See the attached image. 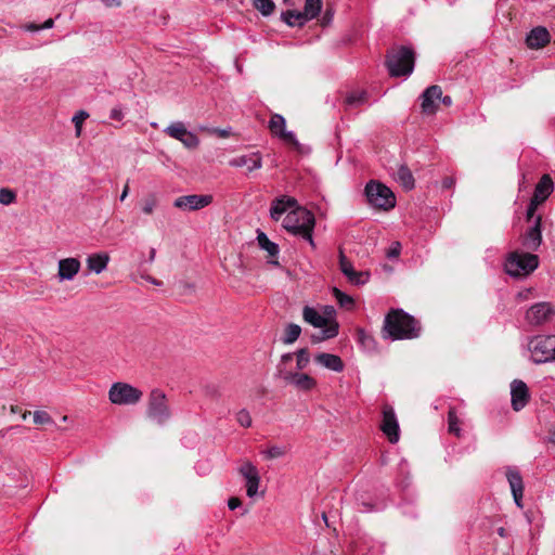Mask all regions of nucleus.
Returning a JSON list of instances; mask_svg holds the SVG:
<instances>
[{
	"mask_svg": "<svg viewBox=\"0 0 555 555\" xmlns=\"http://www.w3.org/2000/svg\"><path fill=\"white\" fill-rule=\"evenodd\" d=\"M384 332L392 339H411L418 336L417 321L401 309H392L386 315Z\"/></svg>",
	"mask_w": 555,
	"mask_h": 555,
	"instance_id": "obj_1",
	"label": "nucleus"
},
{
	"mask_svg": "<svg viewBox=\"0 0 555 555\" xmlns=\"http://www.w3.org/2000/svg\"><path fill=\"white\" fill-rule=\"evenodd\" d=\"M314 225V215L310 210L297 206L289 211L283 220L285 230L295 235H300L312 247L315 246L312 237Z\"/></svg>",
	"mask_w": 555,
	"mask_h": 555,
	"instance_id": "obj_2",
	"label": "nucleus"
},
{
	"mask_svg": "<svg viewBox=\"0 0 555 555\" xmlns=\"http://www.w3.org/2000/svg\"><path fill=\"white\" fill-rule=\"evenodd\" d=\"M414 51L408 47L392 48L387 54L386 65L390 76H410L414 69Z\"/></svg>",
	"mask_w": 555,
	"mask_h": 555,
	"instance_id": "obj_3",
	"label": "nucleus"
},
{
	"mask_svg": "<svg viewBox=\"0 0 555 555\" xmlns=\"http://www.w3.org/2000/svg\"><path fill=\"white\" fill-rule=\"evenodd\" d=\"M538 256L514 251L505 262V270L512 276H526L538 268Z\"/></svg>",
	"mask_w": 555,
	"mask_h": 555,
	"instance_id": "obj_4",
	"label": "nucleus"
},
{
	"mask_svg": "<svg viewBox=\"0 0 555 555\" xmlns=\"http://www.w3.org/2000/svg\"><path fill=\"white\" fill-rule=\"evenodd\" d=\"M365 195L369 203L379 209L388 210L396 205L392 191L380 182L370 181L365 186Z\"/></svg>",
	"mask_w": 555,
	"mask_h": 555,
	"instance_id": "obj_5",
	"label": "nucleus"
},
{
	"mask_svg": "<svg viewBox=\"0 0 555 555\" xmlns=\"http://www.w3.org/2000/svg\"><path fill=\"white\" fill-rule=\"evenodd\" d=\"M146 415L159 425L165 424L170 418V409L163 390L155 388L150 392Z\"/></svg>",
	"mask_w": 555,
	"mask_h": 555,
	"instance_id": "obj_6",
	"label": "nucleus"
},
{
	"mask_svg": "<svg viewBox=\"0 0 555 555\" xmlns=\"http://www.w3.org/2000/svg\"><path fill=\"white\" fill-rule=\"evenodd\" d=\"M143 392L128 383H114L108 390V399L113 404L132 405L141 401Z\"/></svg>",
	"mask_w": 555,
	"mask_h": 555,
	"instance_id": "obj_7",
	"label": "nucleus"
},
{
	"mask_svg": "<svg viewBox=\"0 0 555 555\" xmlns=\"http://www.w3.org/2000/svg\"><path fill=\"white\" fill-rule=\"evenodd\" d=\"M529 350L535 363L555 361V336H538L531 339Z\"/></svg>",
	"mask_w": 555,
	"mask_h": 555,
	"instance_id": "obj_8",
	"label": "nucleus"
},
{
	"mask_svg": "<svg viewBox=\"0 0 555 555\" xmlns=\"http://www.w3.org/2000/svg\"><path fill=\"white\" fill-rule=\"evenodd\" d=\"M286 120L280 114H273L269 121V129L271 133L282 140L284 143L293 146L296 151L302 152V145L296 139L292 131L285 129Z\"/></svg>",
	"mask_w": 555,
	"mask_h": 555,
	"instance_id": "obj_9",
	"label": "nucleus"
},
{
	"mask_svg": "<svg viewBox=\"0 0 555 555\" xmlns=\"http://www.w3.org/2000/svg\"><path fill=\"white\" fill-rule=\"evenodd\" d=\"M164 132L168 137L181 142L183 146L189 150H194L199 145L198 137L192 131H189L182 121L171 122L164 129Z\"/></svg>",
	"mask_w": 555,
	"mask_h": 555,
	"instance_id": "obj_10",
	"label": "nucleus"
},
{
	"mask_svg": "<svg viewBox=\"0 0 555 555\" xmlns=\"http://www.w3.org/2000/svg\"><path fill=\"white\" fill-rule=\"evenodd\" d=\"M212 201L214 196L210 194H190L177 197L173 206L183 211H195L209 206Z\"/></svg>",
	"mask_w": 555,
	"mask_h": 555,
	"instance_id": "obj_11",
	"label": "nucleus"
},
{
	"mask_svg": "<svg viewBox=\"0 0 555 555\" xmlns=\"http://www.w3.org/2000/svg\"><path fill=\"white\" fill-rule=\"evenodd\" d=\"M238 473L246 481V494L248 498H254L259 488L260 475L257 467L249 461L244 462L238 468Z\"/></svg>",
	"mask_w": 555,
	"mask_h": 555,
	"instance_id": "obj_12",
	"label": "nucleus"
},
{
	"mask_svg": "<svg viewBox=\"0 0 555 555\" xmlns=\"http://www.w3.org/2000/svg\"><path fill=\"white\" fill-rule=\"evenodd\" d=\"M382 431L387 436L389 442L396 443L399 440V424L391 406L383 410Z\"/></svg>",
	"mask_w": 555,
	"mask_h": 555,
	"instance_id": "obj_13",
	"label": "nucleus"
},
{
	"mask_svg": "<svg viewBox=\"0 0 555 555\" xmlns=\"http://www.w3.org/2000/svg\"><path fill=\"white\" fill-rule=\"evenodd\" d=\"M339 269L353 285H363L369 281L370 274L364 271H356L343 250H339Z\"/></svg>",
	"mask_w": 555,
	"mask_h": 555,
	"instance_id": "obj_14",
	"label": "nucleus"
},
{
	"mask_svg": "<svg viewBox=\"0 0 555 555\" xmlns=\"http://www.w3.org/2000/svg\"><path fill=\"white\" fill-rule=\"evenodd\" d=\"M81 268L80 261L75 257H68L57 262V280L60 282L72 281Z\"/></svg>",
	"mask_w": 555,
	"mask_h": 555,
	"instance_id": "obj_15",
	"label": "nucleus"
},
{
	"mask_svg": "<svg viewBox=\"0 0 555 555\" xmlns=\"http://www.w3.org/2000/svg\"><path fill=\"white\" fill-rule=\"evenodd\" d=\"M554 314V310L547 302L533 305L526 313V319L531 324H542L547 322Z\"/></svg>",
	"mask_w": 555,
	"mask_h": 555,
	"instance_id": "obj_16",
	"label": "nucleus"
},
{
	"mask_svg": "<svg viewBox=\"0 0 555 555\" xmlns=\"http://www.w3.org/2000/svg\"><path fill=\"white\" fill-rule=\"evenodd\" d=\"M512 406L515 411H520L528 403L529 391L527 385L519 379L511 384Z\"/></svg>",
	"mask_w": 555,
	"mask_h": 555,
	"instance_id": "obj_17",
	"label": "nucleus"
},
{
	"mask_svg": "<svg viewBox=\"0 0 555 555\" xmlns=\"http://www.w3.org/2000/svg\"><path fill=\"white\" fill-rule=\"evenodd\" d=\"M506 478L516 505L522 507L524 482L520 473L514 467H508L506 469Z\"/></svg>",
	"mask_w": 555,
	"mask_h": 555,
	"instance_id": "obj_18",
	"label": "nucleus"
},
{
	"mask_svg": "<svg viewBox=\"0 0 555 555\" xmlns=\"http://www.w3.org/2000/svg\"><path fill=\"white\" fill-rule=\"evenodd\" d=\"M283 379L295 388L305 391L311 390L317 385L315 379L305 373L285 372Z\"/></svg>",
	"mask_w": 555,
	"mask_h": 555,
	"instance_id": "obj_19",
	"label": "nucleus"
},
{
	"mask_svg": "<svg viewBox=\"0 0 555 555\" xmlns=\"http://www.w3.org/2000/svg\"><path fill=\"white\" fill-rule=\"evenodd\" d=\"M442 90L439 86L428 87L422 94V111L425 114H434L437 111L436 101L440 100Z\"/></svg>",
	"mask_w": 555,
	"mask_h": 555,
	"instance_id": "obj_20",
	"label": "nucleus"
},
{
	"mask_svg": "<svg viewBox=\"0 0 555 555\" xmlns=\"http://www.w3.org/2000/svg\"><path fill=\"white\" fill-rule=\"evenodd\" d=\"M521 243L529 250H537L542 243L541 217H537L533 225L522 236Z\"/></svg>",
	"mask_w": 555,
	"mask_h": 555,
	"instance_id": "obj_21",
	"label": "nucleus"
},
{
	"mask_svg": "<svg viewBox=\"0 0 555 555\" xmlns=\"http://www.w3.org/2000/svg\"><path fill=\"white\" fill-rule=\"evenodd\" d=\"M232 167H246L248 172L260 169L262 166V157L260 153H251L248 155H241L230 160Z\"/></svg>",
	"mask_w": 555,
	"mask_h": 555,
	"instance_id": "obj_22",
	"label": "nucleus"
},
{
	"mask_svg": "<svg viewBox=\"0 0 555 555\" xmlns=\"http://www.w3.org/2000/svg\"><path fill=\"white\" fill-rule=\"evenodd\" d=\"M109 259V255L104 251L91 254L86 259L87 270L91 273L101 274L106 270Z\"/></svg>",
	"mask_w": 555,
	"mask_h": 555,
	"instance_id": "obj_23",
	"label": "nucleus"
},
{
	"mask_svg": "<svg viewBox=\"0 0 555 555\" xmlns=\"http://www.w3.org/2000/svg\"><path fill=\"white\" fill-rule=\"evenodd\" d=\"M526 42L531 49L542 48L550 42V33L545 27L538 26L528 34Z\"/></svg>",
	"mask_w": 555,
	"mask_h": 555,
	"instance_id": "obj_24",
	"label": "nucleus"
},
{
	"mask_svg": "<svg viewBox=\"0 0 555 555\" xmlns=\"http://www.w3.org/2000/svg\"><path fill=\"white\" fill-rule=\"evenodd\" d=\"M296 205L297 201L294 197L283 195L273 201L270 208V216L278 221L288 208H295Z\"/></svg>",
	"mask_w": 555,
	"mask_h": 555,
	"instance_id": "obj_25",
	"label": "nucleus"
},
{
	"mask_svg": "<svg viewBox=\"0 0 555 555\" xmlns=\"http://www.w3.org/2000/svg\"><path fill=\"white\" fill-rule=\"evenodd\" d=\"M314 361L321 366L331 370L333 372H341L345 367L343 360L340 357L333 354L321 352L315 354Z\"/></svg>",
	"mask_w": 555,
	"mask_h": 555,
	"instance_id": "obj_26",
	"label": "nucleus"
},
{
	"mask_svg": "<svg viewBox=\"0 0 555 555\" xmlns=\"http://www.w3.org/2000/svg\"><path fill=\"white\" fill-rule=\"evenodd\" d=\"M554 184L548 175H543L535 185L532 198L542 204L553 192Z\"/></svg>",
	"mask_w": 555,
	"mask_h": 555,
	"instance_id": "obj_27",
	"label": "nucleus"
},
{
	"mask_svg": "<svg viewBox=\"0 0 555 555\" xmlns=\"http://www.w3.org/2000/svg\"><path fill=\"white\" fill-rule=\"evenodd\" d=\"M302 319L305 322L317 328H326L328 326L327 317L322 315V313L310 306L304 307Z\"/></svg>",
	"mask_w": 555,
	"mask_h": 555,
	"instance_id": "obj_28",
	"label": "nucleus"
},
{
	"mask_svg": "<svg viewBox=\"0 0 555 555\" xmlns=\"http://www.w3.org/2000/svg\"><path fill=\"white\" fill-rule=\"evenodd\" d=\"M257 242H258L259 247L268 253V255H269L268 262L271 264L278 266L279 262L275 259L280 251L278 244L271 242L269 240V237L266 235V233L260 232V231L258 232V235H257Z\"/></svg>",
	"mask_w": 555,
	"mask_h": 555,
	"instance_id": "obj_29",
	"label": "nucleus"
},
{
	"mask_svg": "<svg viewBox=\"0 0 555 555\" xmlns=\"http://www.w3.org/2000/svg\"><path fill=\"white\" fill-rule=\"evenodd\" d=\"M396 180L405 189L412 190L414 188V178L411 170L405 166H400L397 173Z\"/></svg>",
	"mask_w": 555,
	"mask_h": 555,
	"instance_id": "obj_30",
	"label": "nucleus"
},
{
	"mask_svg": "<svg viewBox=\"0 0 555 555\" xmlns=\"http://www.w3.org/2000/svg\"><path fill=\"white\" fill-rule=\"evenodd\" d=\"M300 334L301 327L298 324L289 323L284 330L282 341L285 345H292L299 338Z\"/></svg>",
	"mask_w": 555,
	"mask_h": 555,
	"instance_id": "obj_31",
	"label": "nucleus"
},
{
	"mask_svg": "<svg viewBox=\"0 0 555 555\" xmlns=\"http://www.w3.org/2000/svg\"><path fill=\"white\" fill-rule=\"evenodd\" d=\"M322 8V0H306L302 15L307 22L317 17Z\"/></svg>",
	"mask_w": 555,
	"mask_h": 555,
	"instance_id": "obj_32",
	"label": "nucleus"
},
{
	"mask_svg": "<svg viewBox=\"0 0 555 555\" xmlns=\"http://www.w3.org/2000/svg\"><path fill=\"white\" fill-rule=\"evenodd\" d=\"M282 20L288 26H302L307 22L306 17L302 15V12L291 10L282 13Z\"/></svg>",
	"mask_w": 555,
	"mask_h": 555,
	"instance_id": "obj_33",
	"label": "nucleus"
},
{
	"mask_svg": "<svg viewBox=\"0 0 555 555\" xmlns=\"http://www.w3.org/2000/svg\"><path fill=\"white\" fill-rule=\"evenodd\" d=\"M337 334H338V324L333 323V324H330L326 328H323L321 334H313L311 336V341L313 344H317L322 340L333 338V337L337 336Z\"/></svg>",
	"mask_w": 555,
	"mask_h": 555,
	"instance_id": "obj_34",
	"label": "nucleus"
},
{
	"mask_svg": "<svg viewBox=\"0 0 555 555\" xmlns=\"http://www.w3.org/2000/svg\"><path fill=\"white\" fill-rule=\"evenodd\" d=\"M333 295L336 298L339 306L346 310H352L354 307V300L351 296L343 293L340 289L334 287Z\"/></svg>",
	"mask_w": 555,
	"mask_h": 555,
	"instance_id": "obj_35",
	"label": "nucleus"
},
{
	"mask_svg": "<svg viewBox=\"0 0 555 555\" xmlns=\"http://www.w3.org/2000/svg\"><path fill=\"white\" fill-rule=\"evenodd\" d=\"M253 4L264 16L271 15L275 8L272 0H253Z\"/></svg>",
	"mask_w": 555,
	"mask_h": 555,
	"instance_id": "obj_36",
	"label": "nucleus"
},
{
	"mask_svg": "<svg viewBox=\"0 0 555 555\" xmlns=\"http://www.w3.org/2000/svg\"><path fill=\"white\" fill-rule=\"evenodd\" d=\"M158 205V199L155 194L147 195L141 203V209L144 215H152Z\"/></svg>",
	"mask_w": 555,
	"mask_h": 555,
	"instance_id": "obj_37",
	"label": "nucleus"
},
{
	"mask_svg": "<svg viewBox=\"0 0 555 555\" xmlns=\"http://www.w3.org/2000/svg\"><path fill=\"white\" fill-rule=\"evenodd\" d=\"M448 424H449V433L455 435V436H460L461 435V428L459 426L460 424V421H459V417L456 415V411L455 409L451 408L449 410V413H448Z\"/></svg>",
	"mask_w": 555,
	"mask_h": 555,
	"instance_id": "obj_38",
	"label": "nucleus"
},
{
	"mask_svg": "<svg viewBox=\"0 0 555 555\" xmlns=\"http://www.w3.org/2000/svg\"><path fill=\"white\" fill-rule=\"evenodd\" d=\"M287 449L283 446H270L267 450H264L262 453L268 460H274L282 457L286 454Z\"/></svg>",
	"mask_w": 555,
	"mask_h": 555,
	"instance_id": "obj_39",
	"label": "nucleus"
},
{
	"mask_svg": "<svg viewBox=\"0 0 555 555\" xmlns=\"http://www.w3.org/2000/svg\"><path fill=\"white\" fill-rule=\"evenodd\" d=\"M310 362V354L307 348H301L296 352V366L299 371L305 370Z\"/></svg>",
	"mask_w": 555,
	"mask_h": 555,
	"instance_id": "obj_40",
	"label": "nucleus"
},
{
	"mask_svg": "<svg viewBox=\"0 0 555 555\" xmlns=\"http://www.w3.org/2000/svg\"><path fill=\"white\" fill-rule=\"evenodd\" d=\"M34 422L38 425H51L53 424L52 417L46 411H35Z\"/></svg>",
	"mask_w": 555,
	"mask_h": 555,
	"instance_id": "obj_41",
	"label": "nucleus"
},
{
	"mask_svg": "<svg viewBox=\"0 0 555 555\" xmlns=\"http://www.w3.org/2000/svg\"><path fill=\"white\" fill-rule=\"evenodd\" d=\"M366 100V93L365 92H354L347 96L346 103L350 106L359 105L364 103Z\"/></svg>",
	"mask_w": 555,
	"mask_h": 555,
	"instance_id": "obj_42",
	"label": "nucleus"
},
{
	"mask_svg": "<svg viewBox=\"0 0 555 555\" xmlns=\"http://www.w3.org/2000/svg\"><path fill=\"white\" fill-rule=\"evenodd\" d=\"M236 421L241 426H243L245 428H248L251 426V416H250L249 412L245 409H242L237 412Z\"/></svg>",
	"mask_w": 555,
	"mask_h": 555,
	"instance_id": "obj_43",
	"label": "nucleus"
},
{
	"mask_svg": "<svg viewBox=\"0 0 555 555\" xmlns=\"http://www.w3.org/2000/svg\"><path fill=\"white\" fill-rule=\"evenodd\" d=\"M88 113L80 111L73 117V122L75 124L76 128V137H80L81 134V125L82 122L88 118Z\"/></svg>",
	"mask_w": 555,
	"mask_h": 555,
	"instance_id": "obj_44",
	"label": "nucleus"
},
{
	"mask_svg": "<svg viewBox=\"0 0 555 555\" xmlns=\"http://www.w3.org/2000/svg\"><path fill=\"white\" fill-rule=\"evenodd\" d=\"M16 198V195L13 191L10 189H1L0 190V203L2 205H10L12 204Z\"/></svg>",
	"mask_w": 555,
	"mask_h": 555,
	"instance_id": "obj_45",
	"label": "nucleus"
},
{
	"mask_svg": "<svg viewBox=\"0 0 555 555\" xmlns=\"http://www.w3.org/2000/svg\"><path fill=\"white\" fill-rule=\"evenodd\" d=\"M322 315L327 317V325L336 323L334 321L335 309L333 306H324L322 309Z\"/></svg>",
	"mask_w": 555,
	"mask_h": 555,
	"instance_id": "obj_46",
	"label": "nucleus"
},
{
	"mask_svg": "<svg viewBox=\"0 0 555 555\" xmlns=\"http://www.w3.org/2000/svg\"><path fill=\"white\" fill-rule=\"evenodd\" d=\"M401 251V244L399 242H393L391 246L387 250L388 258H397Z\"/></svg>",
	"mask_w": 555,
	"mask_h": 555,
	"instance_id": "obj_47",
	"label": "nucleus"
},
{
	"mask_svg": "<svg viewBox=\"0 0 555 555\" xmlns=\"http://www.w3.org/2000/svg\"><path fill=\"white\" fill-rule=\"evenodd\" d=\"M358 337H359V340L362 345H369L370 343L373 341V338L371 335H369L367 333H365L364 330H358Z\"/></svg>",
	"mask_w": 555,
	"mask_h": 555,
	"instance_id": "obj_48",
	"label": "nucleus"
},
{
	"mask_svg": "<svg viewBox=\"0 0 555 555\" xmlns=\"http://www.w3.org/2000/svg\"><path fill=\"white\" fill-rule=\"evenodd\" d=\"M109 117L114 120L120 121L124 118V113L120 106L111 109Z\"/></svg>",
	"mask_w": 555,
	"mask_h": 555,
	"instance_id": "obj_49",
	"label": "nucleus"
},
{
	"mask_svg": "<svg viewBox=\"0 0 555 555\" xmlns=\"http://www.w3.org/2000/svg\"><path fill=\"white\" fill-rule=\"evenodd\" d=\"M539 205H540L539 202H534V199L531 198L530 204H529L528 209H527V219L528 220H530L533 217V215H534V212H535V210H537Z\"/></svg>",
	"mask_w": 555,
	"mask_h": 555,
	"instance_id": "obj_50",
	"label": "nucleus"
},
{
	"mask_svg": "<svg viewBox=\"0 0 555 555\" xmlns=\"http://www.w3.org/2000/svg\"><path fill=\"white\" fill-rule=\"evenodd\" d=\"M241 505V500L238 498H231L228 501V506L231 511L237 508Z\"/></svg>",
	"mask_w": 555,
	"mask_h": 555,
	"instance_id": "obj_51",
	"label": "nucleus"
},
{
	"mask_svg": "<svg viewBox=\"0 0 555 555\" xmlns=\"http://www.w3.org/2000/svg\"><path fill=\"white\" fill-rule=\"evenodd\" d=\"M107 8L119 7L120 0H102Z\"/></svg>",
	"mask_w": 555,
	"mask_h": 555,
	"instance_id": "obj_52",
	"label": "nucleus"
},
{
	"mask_svg": "<svg viewBox=\"0 0 555 555\" xmlns=\"http://www.w3.org/2000/svg\"><path fill=\"white\" fill-rule=\"evenodd\" d=\"M54 25V21L52 18H48L42 25H40V29H50Z\"/></svg>",
	"mask_w": 555,
	"mask_h": 555,
	"instance_id": "obj_53",
	"label": "nucleus"
},
{
	"mask_svg": "<svg viewBox=\"0 0 555 555\" xmlns=\"http://www.w3.org/2000/svg\"><path fill=\"white\" fill-rule=\"evenodd\" d=\"M25 29L28 30V31H38V30H40V25H37L35 23H30V24H27L25 26Z\"/></svg>",
	"mask_w": 555,
	"mask_h": 555,
	"instance_id": "obj_54",
	"label": "nucleus"
},
{
	"mask_svg": "<svg viewBox=\"0 0 555 555\" xmlns=\"http://www.w3.org/2000/svg\"><path fill=\"white\" fill-rule=\"evenodd\" d=\"M440 101H441L446 106H450V105L452 104V99H451V96H449V95H446V96H442V95H441Z\"/></svg>",
	"mask_w": 555,
	"mask_h": 555,
	"instance_id": "obj_55",
	"label": "nucleus"
},
{
	"mask_svg": "<svg viewBox=\"0 0 555 555\" xmlns=\"http://www.w3.org/2000/svg\"><path fill=\"white\" fill-rule=\"evenodd\" d=\"M128 194H129V185L126 184L124 190H122V192H121V194H120V201L121 202L125 201L126 197L128 196Z\"/></svg>",
	"mask_w": 555,
	"mask_h": 555,
	"instance_id": "obj_56",
	"label": "nucleus"
},
{
	"mask_svg": "<svg viewBox=\"0 0 555 555\" xmlns=\"http://www.w3.org/2000/svg\"><path fill=\"white\" fill-rule=\"evenodd\" d=\"M214 131H215L216 133H218V134H219V137H221V138H225V137H228V135H229V132H228L227 130H223V129H215Z\"/></svg>",
	"mask_w": 555,
	"mask_h": 555,
	"instance_id": "obj_57",
	"label": "nucleus"
},
{
	"mask_svg": "<svg viewBox=\"0 0 555 555\" xmlns=\"http://www.w3.org/2000/svg\"><path fill=\"white\" fill-rule=\"evenodd\" d=\"M155 256H156V250H155V248H151V249H150L149 260H150L151 262H152V261H154Z\"/></svg>",
	"mask_w": 555,
	"mask_h": 555,
	"instance_id": "obj_58",
	"label": "nucleus"
},
{
	"mask_svg": "<svg viewBox=\"0 0 555 555\" xmlns=\"http://www.w3.org/2000/svg\"><path fill=\"white\" fill-rule=\"evenodd\" d=\"M452 184H453V181H452V179H451V178H447V179H444V181H443V185H444L446 188H450Z\"/></svg>",
	"mask_w": 555,
	"mask_h": 555,
	"instance_id": "obj_59",
	"label": "nucleus"
},
{
	"mask_svg": "<svg viewBox=\"0 0 555 555\" xmlns=\"http://www.w3.org/2000/svg\"><path fill=\"white\" fill-rule=\"evenodd\" d=\"M292 358H293V353H285L282 356V361L286 362V361L292 360Z\"/></svg>",
	"mask_w": 555,
	"mask_h": 555,
	"instance_id": "obj_60",
	"label": "nucleus"
},
{
	"mask_svg": "<svg viewBox=\"0 0 555 555\" xmlns=\"http://www.w3.org/2000/svg\"><path fill=\"white\" fill-rule=\"evenodd\" d=\"M498 533H499L501 537H505V530H504V528H502V527H501V528H499Z\"/></svg>",
	"mask_w": 555,
	"mask_h": 555,
	"instance_id": "obj_61",
	"label": "nucleus"
},
{
	"mask_svg": "<svg viewBox=\"0 0 555 555\" xmlns=\"http://www.w3.org/2000/svg\"><path fill=\"white\" fill-rule=\"evenodd\" d=\"M29 414H30V412H29V411H25V412L23 413V415H22V418H23V420L27 418V416H28Z\"/></svg>",
	"mask_w": 555,
	"mask_h": 555,
	"instance_id": "obj_62",
	"label": "nucleus"
},
{
	"mask_svg": "<svg viewBox=\"0 0 555 555\" xmlns=\"http://www.w3.org/2000/svg\"><path fill=\"white\" fill-rule=\"evenodd\" d=\"M152 283H153V284H156V285H158V284H159V283H158V282H156L155 280H152Z\"/></svg>",
	"mask_w": 555,
	"mask_h": 555,
	"instance_id": "obj_63",
	"label": "nucleus"
}]
</instances>
